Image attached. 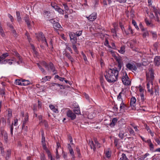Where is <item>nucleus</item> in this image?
I'll return each instance as SVG.
<instances>
[{"instance_id":"a211bd4d","label":"nucleus","mask_w":160,"mask_h":160,"mask_svg":"<svg viewBox=\"0 0 160 160\" xmlns=\"http://www.w3.org/2000/svg\"><path fill=\"white\" fill-rule=\"evenodd\" d=\"M73 113L75 114L78 115L81 114V112L80 110V109L79 107H75L73 109Z\"/></svg>"},{"instance_id":"f257e3e1","label":"nucleus","mask_w":160,"mask_h":160,"mask_svg":"<svg viewBox=\"0 0 160 160\" xmlns=\"http://www.w3.org/2000/svg\"><path fill=\"white\" fill-rule=\"evenodd\" d=\"M119 72L116 68L106 70L104 76L107 81L110 83L115 82L117 80Z\"/></svg>"},{"instance_id":"39448f33","label":"nucleus","mask_w":160,"mask_h":160,"mask_svg":"<svg viewBox=\"0 0 160 160\" xmlns=\"http://www.w3.org/2000/svg\"><path fill=\"white\" fill-rule=\"evenodd\" d=\"M67 115L68 117L69 118L73 120L76 118V115L71 110H69L67 112Z\"/></svg>"},{"instance_id":"cd10ccee","label":"nucleus","mask_w":160,"mask_h":160,"mask_svg":"<svg viewBox=\"0 0 160 160\" xmlns=\"http://www.w3.org/2000/svg\"><path fill=\"white\" fill-rule=\"evenodd\" d=\"M51 78V76H46L43 78L42 79V82H45L47 81L48 79H50Z\"/></svg>"},{"instance_id":"20e7f679","label":"nucleus","mask_w":160,"mask_h":160,"mask_svg":"<svg viewBox=\"0 0 160 160\" xmlns=\"http://www.w3.org/2000/svg\"><path fill=\"white\" fill-rule=\"evenodd\" d=\"M129 79V77L127 73H125V75L122 76V82L125 85H128L130 84L131 82Z\"/></svg>"},{"instance_id":"ddd939ff","label":"nucleus","mask_w":160,"mask_h":160,"mask_svg":"<svg viewBox=\"0 0 160 160\" xmlns=\"http://www.w3.org/2000/svg\"><path fill=\"white\" fill-rule=\"evenodd\" d=\"M24 20L29 28H31L30 21L28 16L26 15L24 18Z\"/></svg>"},{"instance_id":"f704fd0d","label":"nucleus","mask_w":160,"mask_h":160,"mask_svg":"<svg viewBox=\"0 0 160 160\" xmlns=\"http://www.w3.org/2000/svg\"><path fill=\"white\" fill-rule=\"evenodd\" d=\"M128 159L127 158L125 154L122 153V157L119 160H127Z\"/></svg>"},{"instance_id":"69168bd1","label":"nucleus","mask_w":160,"mask_h":160,"mask_svg":"<svg viewBox=\"0 0 160 160\" xmlns=\"http://www.w3.org/2000/svg\"><path fill=\"white\" fill-rule=\"evenodd\" d=\"M38 118L39 120L40 121V123H42V117L41 115H40L38 116Z\"/></svg>"},{"instance_id":"1a4fd4ad","label":"nucleus","mask_w":160,"mask_h":160,"mask_svg":"<svg viewBox=\"0 0 160 160\" xmlns=\"http://www.w3.org/2000/svg\"><path fill=\"white\" fill-rule=\"evenodd\" d=\"M49 68L53 72V74L57 73V71L56 70L55 67L54 66L52 62H50L49 64Z\"/></svg>"},{"instance_id":"2eb2a0df","label":"nucleus","mask_w":160,"mask_h":160,"mask_svg":"<svg viewBox=\"0 0 160 160\" xmlns=\"http://www.w3.org/2000/svg\"><path fill=\"white\" fill-rule=\"evenodd\" d=\"M53 26L54 28L56 30H59L62 28L60 24L57 22L54 23Z\"/></svg>"},{"instance_id":"8fccbe9b","label":"nucleus","mask_w":160,"mask_h":160,"mask_svg":"<svg viewBox=\"0 0 160 160\" xmlns=\"http://www.w3.org/2000/svg\"><path fill=\"white\" fill-rule=\"evenodd\" d=\"M76 151L77 152L78 154V156L80 157V155H81V154L80 152V149L78 146H77L76 147Z\"/></svg>"},{"instance_id":"de8ad7c7","label":"nucleus","mask_w":160,"mask_h":160,"mask_svg":"<svg viewBox=\"0 0 160 160\" xmlns=\"http://www.w3.org/2000/svg\"><path fill=\"white\" fill-rule=\"evenodd\" d=\"M40 70L42 71V73L44 74V75L46 74V72L44 69L42 67L39 68Z\"/></svg>"},{"instance_id":"4d7b16f0","label":"nucleus","mask_w":160,"mask_h":160,"mask_svg":"<svg viewBox=\"0 0 160 160\" xmlns=\"http://www.w3.org/2000/svg\"><path fill=\"white\" fill-rule=\"evenodd\" d=\"M119 140L117 139L116 138H115L114 139V144L116 146H117Z\"/></svg>"},{"instance_id":"393cba45","label":"nucleus","mask_w":160,"mask_h":160,"mask_svg":"<svg viewBox=\"0 0 160 160\" xmlns=\"http://www.w3.org/2000/svg\"><path fill=\"white\" fill-rule=\"evenodd\" d=\"M16 13L17 20L19 22L21 20L22 18L20 16V12L19 11H16Z\"/></svg>"},{"instance_id":"ea45409f","label":"nucleus","mask_w":160,"mask_h":160,"mask_svg":"<svg viewBox=\"0 0 160 160\" xmlns=\"http://www.w3.org/2000/svg\"><path fill=\"white\" fill-rule=\"evenodd\" d=\"M132 23L134 25V26H135V28L137 30L139 29V28L138 27V26L137 25L136 22L133 19L132 20Z\"/></svg>"},{"instance_id":"864d4df0","label":"nucleus","mask_w":160,"mask_h":160,"mask_svg":"<svg viewBox=\"0 0 160 160\" xmlns=\"http://www.w3.org/2000/svg\"><path fill=\"white\" fill-rule=\"evenodd\" d=\"M0 94L2 95V97L5 94V92L4 91V89L3 88L1 89Z\"/></svg>"},{"instance_id":"bb28decb","label":"nucleus","mask_w":160,"mask_h":160,"mask_svg":"<svg viewBox=\"0 0 160 160\" xmlns=\"http://www.w3.org/2000/svg\"><path fill=\"white\" fill-rule=\"evenodd\" d=\"M1 133L2 135H3L4 137L5 141L7 142L8 140V136L7 133L6 132H2Z\"/></svg>"},{"instance_id":"680f3d73","label":"nucleus","mask_w":160,"mask_h":160,"mask_svg":"<svg viewBox=\"0 0 160 160\" xmlns=\"http://www.w3.org/2000/svg\"><path fill=\"white\" fill-rule=\"evenodd\" d=\"M116 1L120 3H124L126 2V0H116Z\"/></svg>"},{"instance_id":"f03ea898","label":"nucleus","mask_w":160,"mask_h":160,"mask_svg":"<svg viewBox=\"0 0 160 160\" xmlns=\"http://www.w3.org/2000/svg\"><path fill=\"white\" fill-rule=\"evenodd\" d=\"M147 88L148 92L150 93L151 96L153 95L154 92L156 96L159 95V87L158 85L153 86V81H150L147 83Z\"/></svg>"},{"instance_id":"f3484780","label":"nucleus","mask_w":160,"mask_h":160,"mask_svg":"<svg viewBox=\"0 0 160 160\" xmlns=\"http://www.w3.org/2000/svg\"><path fill=\"white\" fill-rule=\"evenodd\" d=\"M65 55L66 57L72 63L74 61V59L70 55V54L68 53H65Z\"/></svg>"},{"instance_id":"5fc2aeb1","label":"nucleus","mask_w":160,"mask_h":160,"mask_svg":"<svg viewBox=\"0 0 160 160\" xmlns=\"http://www.w3.org/2000/svg\"><path fill=\"white\" fill-rule=\"evenodd\" d=\"M57 11L60 14H64V11L60 8L57 10Z\"/></svg>"},{"instance_id":"6ab92c4d","label":"nucleus","mask_w":160,"mask_h":160,"mask_svg":"<svg viewBox=\"0 0 160 160\" xmlns=\"http://www.w3.org/2000/svg\"><path fill=\"white\" fill-rule=\"evenodd\" d=\"M100 80L101 84V86L103 88H104V84L105 82V81L104 80V79L102 76H101L100 78Z\"/></svg>"},{"instance_id":"473e14b6","label":"nucleus","mask_w":160,"mask_h":160,"mask_svg":"<svg viewBox=\"0 0 160 160\" xmlns=\"http://www.w3.org/2000/svg\"><path fill=\"white\" fill-rule=\"evenodd\" d=\"M37 37L38 38H40L42 40H43V38H45L44 36L43 33L42 32L39 33L37 36Z\"/></svg>"},{"instance_id":"3c124183","label":"nucleus","mask_w":160,"mask_h":160,"mask_svg":"<svg viewBox=\"0 0 160 160\" xmlns=\"http://www.w3.org/2000/svg\"><path fill=\"white\" fill-rule=\"evenodd\" d=\"M16 83L18 85H22V81H21L20 80H16Z\"/></svg>"},{"instance_id":"2f4dec72","label":"nucleus","mask_w":160,"mask_h":160,"mask_svg":"<svg viewBox=\"0 0 160 160\" xmlns=\"http://www.w3.org/2000/svg\"><path fill=\"white\" fill-rule=\"evenodd\" d=\"M130 15L131 18L132 19L134 17V11L132 9H131V10Z\"/></svg>"},{"instance_id":"6e6552de","label":"nucleus","mask_w":160,"mask_h":160,"mask_svg":"<svg viewBox=\"0 0 160 160\" xmlns=\"http://www.w3.org/2000/svg\"><path fill=\"white\" fill-rule=\"evenodd\" d=\"M86 18L90 21H93L97 18V14L96 13H93L89 15L88 17H87Z\"/></svg>"},{"instance_id":"58836bf2","label":"nucleus","mask_w":160,"mask_h":160,"mask_svg":"<svg viewBox=\"0 0 160 160\" xmlns=\"http://www.w3.org/2000/svg\"><path fill=\"white\" fill-rule=\"evenodd\" d=\"M124 133L122 131H120L119 134L118 136L121 139H123L124 137Z\"/></svg>"},{"instance_id":"f8f14e48","label":"nucleus","mask_w":160,"mask_h":160,"mask_svg":"<svg viewBox=\"0 0 160 160\" xmlns=\"http://www.w3.org/2000/svg\"><path fill=\"white\" fill-rule=\"evenodd\" d=\"M13 54L16 56L19 59V61L17 62V63L18 64H20V62L21 63L22 62V60L21 58V57L20 56L19 54L17 52V51H14L13 52Z\"/></svg>"},{"instance_id":"0eeeda50","label":"nucleus","mask_w":160,"mask_h":160,"mask_svg":"<svg viewBox=\"0 0 160 160\" xmlns=\"http://www.w3.org/2000/svg\"><path fill=\"white\" fill-rule=\"evenodd\" d=\"M126 67L129 70H133L136 71L137 70V67L134 64H132L130 63H128L126 65Z\"/></svg>"},{"instance_id":"423d86ee","label":"nucleus","mask_w":160,"mask_h":160,"mask_svg":"<svg viewBox=\"0 0 160 160\" xmlns=\"http://www.w3.org/2000/svg\"><path fill=\"white\" fill-rule=\"evenodd\" d=\"M114 59L116 60L118 63V67L119 68V71L121 69L122 64V60L120 57H118L116 56H113Z\"/></svg>"},{"instance_id":"4c0bfd02","label":"nucleus","mask_w":160,"mask_h":160,"mask_svg":"<svg viewBox=\"0 0 160 160\" xmlns=\"http://www.w3.org/2000/svg\"><path fill=\"white\" fill-rule=\"evenodd\" d=\"M72 44H76L77 41V37H76L71 40H70Z\"/></svg>"},{"instance_id":"13d9d810","label":"nucleus","mask_w":160,"mask_h":160,"mask_svg":"<svg viewBox=\"0 0 160 160\" xmlns=\"http://www.w3.org/2000/svg\"><path fill=\"white\" fill-rule=\"evenodd\" d=\"M43 122L44 123L45 127L46 128L48 127V125L47 121H46L45 120H43V122Z\"/></svg>"},{"instance_id":"e2e57ef3","label":"nucleus","mask_w":160,"mask_h":160,"mask_svg":"<svg viewBox=\"0 0 160 160\" xmlns=\"http://www.w3.org/2000/svg\"><path fill=\"white\" fill-rule=\"evenodd\" d=\"M42 145L43 149H45L46 148V147L45 142L42 141Z\"/></svg>"},{"instance_id":"603ef678","label":"nucleus","mask_w":160,"mask_h":160,"mask_svg":"<svg viewBox=\"0 0 160 160\" xmlns=\"http://www.w3.org/2000/svg\"><path fill=\"white\" fill-rule=\"evenodd\" d=\"M82 31H79L76 32L75 34H76V36H79L82 34Z\"/></svg>"},{"instance_id":"412c9836","label":"nucleus","mask_w":160,"mask_h":160,"mask_svg":"<svg viewBox=\"0 0 160 160\" xmlns=\"http://www.w3.org/2000/svg\"><path fill=\"white\" fill-rule=\"evenodd\" d=\"M41 64L44 67H45L46 69H47V70L48 71H49V64H48V63H46L45 61H42L41 62Z\"/></svg>"},{"instance_id":"a19ab883","label":"nucleus","mask_w":160,"mask_h":160,"mask_svg":"<svg viewBox=\"0 0 160 160\" xmlns=\"http://www.w3.org/2000/svg\"><path fill=\"white\" fill-rule=\"evenodd\" d=\"M150 32L152 33V36L153 38H157V36L156 32H153L152 31H150Z\"/></svg>"},{"instance_id":"5701e85b","label":"nucleus","mask_w":160,"mask_h":160,"mask_svg":"<svg viewBox=\"0 0 160 160\" xmlns=\"http://www.w3.org/2000/svg\"><path fill=\"white\" fill-rule=\"evenodd\" d=\"M0 33L2 37H4L5 36L4 31L2 27L1 26V23H0Z\"/></svg>"},{"instance_id":"bf43d9fd","label":"nucleus","mask_w":160,"mask_h":160,"mask_svg":"<svg viewBox=\"0 0 160 160\" xmlns=\"http://www.w3.org/2000/svg\"><path fill=\"white\" fill-rule=\"evenodd\" d=\"M129 132L131 134H132L133 135H135V132L132 129H130V130H129Z\"/></svg>"},{"instance_id":"72a5a7b5","label":"nucleus","mask_w":160,"mask_h":160,"mask_svg":"<svg viewBox=\"0 0 160 160\" xmlns=\"http://www.w3.org/2000/svg\"><path fill=\"white\" fill-rule=\"evenodd\" d=\"M111 152L109 151H106L105 152V156L108 158H109L111 156Z\"/></svg>"},{"instance_id":"e433bc0d","label":"nucleus","mask_w":160,"mask_h":160,"mask_svg":"<svg viewBox=\"0 0 160 160\" xmlns=\"http://www.w3.org/2000/svg\"><path fill=\"white\" fill-rule=\"evenodd\" d=\"M126 107V105L124 104V103L123 102L122 100V103L120 104V110L122 109H124V108Z\"/></svg>"},{"instance_id":"37998d69","label":"nucleus","mask_w":160,"mask_h":160,"mask_svg":"<svg viewBox=\"0 0 160 160\" xmlns=\"http://www.w3.org/2000/svg\"><path fill=\"white\" fill-rule=\"evenodd\" d=\"M72 48L74 51L77 53H78V50L77 49V48L76 47V46L75 45V44H72Z\"/></svg>"},{"instance_id":"338daca9","label":"nucleus","mask_w":160,"mask_h":160,"mask_svg":"<svg viewBox=\"0 0 160 160\" xmlns=\"http://www.w3.org/2000/svg\"><path fill=\"white\" fill-rule=\"evenodd\" d=\"M122 92H120L119 95H118V100H119L120 99H121L122 100Z\"/></svg>"},{"instance_id":"774afa93","label":"nucleus","mask_w":160,"mask_h":160,"mask_svg":"<svg viewBox=\"0 0 160 160\" xmlns=\"http://www.w3.org/2000/svg\"><path fill=\"white\" fill-rule=\"evenodd\" d=\"M7 59H4L0 62V63L1 64H6L7 63Z\"/></svg>"},{"instance_id":"c9c22d12","label":"nucleus","mask_w":160,"mask_h":160,"mask_svg":"<svg viewBox=\"0 0 160 160\" xmlns=\"http://www.w3.org/2000/svg\"><path fill=\"white\" fill-rule=\"evenodd\" d=\"M145 21L147 26H152V24L151 23V22H149L147 18L145 19Z\"/></svg>"},{"instance_id":"4468645a","label":"nucleus","mask_w":160,"mask_h":160,"mask_svg":"<svg viewBox=\"0 0 160 160\" xmlns=\"http://www.w3.org/2000/svg\"><path fill=\"white\" fill-rule=\"evenodd\" d=\"M124 32L125 34L127 35H129L130 33V32L132 34H133V32L131 28V27L130 26H128V30L126 31L125 30H124Z\"/></svg>"},{"instance_id":"6e6d98bb","label":"nucleus","mask_w":160,"mask_h":160,"mask_svg":"<svg viewBox=\"0 0 160 160\" xmlns=\"http://www.w3.org/2000/svg\"><path fill=\"white\" fill-rule=\"evenodd\" d=\"M148 145L149 146L150 150L152 151L154 149L153 144L152 143H150V144Z\"/></svg>"},{"instance_id":"0e129e2a","label":"nucleus","mask_w":160,"mask_h":160,"mask_svg":"<svg viewBox=\"0 0 160 160\" xmlns=\"http://www.w3.org/2000/svg\"><path fill=\"white\" fill-rule=\"evenodd\" d=\"M56 158H57L58 159L60 158V157L58 154V150L57 148H56Z\"/></svg>"},{"instance_id":"09e8293b","label":"nucleus","mask_w":160,"mask_h":160,"mask_svg":"<svg viewBox=\"0 0 160 160\" xmlns=\"http://www.w3.org/2000/svg\"><path fill=\"white\" fill-rule=\"evenodd\" d=\"M42 141L45 142V138L44 136V133L43 130H42Z\"/></svg>"},{"instance_id":"9b49d317","label":"nucleus","mask_w":160,"mask_h":160,"mask_svg":"<svg viewBox=\"0 0 160 160\" xmlns=\"http://www.w3.org/2000/svg\"><path fill=\"white\" fill-rule=\"evenodd\" d=\"M154 63L156 66H158L160 65V56H156L154 59Z\"/></svg>"},{"instance_id":"9d476101","label":"nucleus","mask_w":160,"mask_h":160,"mask_svg":"<svg viewBox=\"0 0 160 160\" xmlns=\"http://www.w3.org/2000/svg\"><path fill=\"white\" fill-rule=\"evenodd\" d=\"M136 100L134 97H132L131 99L130 105L132 109H134L135 106V102Z\"/></svg>"},{"instance_id":"dca6fc26","label":"nucleus","mask_w":160,"mask_h":160,"mask_svg":"<svg viewBox=\"0 0 160 160\" xmlns=\"http://www.w3.org/2000/svg\"><path fill=\"white\" fill-rule=\"evenodd\" d=\"M118 119L117 118H113L111 122L109 124V125L111 127H112L115 126V124L117 123Z\"/></svg>"},{"instance_id":"052dcab7","label":"nucleus","mask_w":160,"mask_h":160,"mask_svg":"<svg viewBox=\"0 0 160 160\" xmlns=\"http://www.w3.org/2000/svg\"><path fill=\"white\" fill-rule=\"evenodd\" d=\"M141 99L142 100V102H143L144 101L145 98L144 97V95L143 94H142L141 95Z\"/></svg>"},{"instance_id":"49530a36","label":"nucleus","mask_w":160,"mask_h":160,"mask_svg":"<svg viewBox=\"0 0 160 160\" xmlns=\"http://www.w3.org/2000/svg\"><path fill=\"white\" fill-rule=\"evenodd\" d=\"M69 152L71 156H72V158H74L75 157L74 154V152L73 151V150L71 149L69 150Z\"/></svg>"},{"instance_id":"c85d7f7f","label":"nucleus","mask_w":160,"mask_h":160,"mask_svg":"<svg viewBox=\"0 0 160 160\" xmlns=\"http://www.w3.org/2000/svg\"><path fill=\"white\" fill-rule=\"evenodd\" d=\"M49 107L50 109L52 110L55 112H58V109L55 108V107L52 105L50 104L49 105Z\"/></svg>"},{"instance_id":"7ed1b4c3","label":"nucleus","mask_w":160,"mask_h":160,"mask_svg":"<svg viewBox=\"0 0 160 160\" xmlns=\"http://www.w3.org/2000/svg\"><path fill=\"white\" fill-rule=\"evenodd\" d=\"M154 71L152 68H150L148 69V72H146V77L147 81L149 82L150 81H153L152 80L154 78Z\"/></svg>"},{"instance_id":"4be33fe9","label":"nucleus","mask_w":160,"mask_h":160,"mask_svg":"<svg viewBox=\"0 0 160 160\" xmlns=\"http://www.w3.org/2000/svg\"><path fill=\"white\" fill-rule=\"evenodd\" d=\"M26 117L25 118V120L23 122L22 128L23 129L24 127H25V123L28 121V114H26Z\"/></svg>"},{"instance_id":"a18cd8bd","label":"nucleus","mask_w":160,"mask_h":160,"mask_svg":"<svg viewBox=\"0 0 160 160\" xmlns=\"http://www.w3.org/2000/svg\"><path fill=\"white\" fill-rule=\"evenodd\" d=\"M11 152L10 150H8L7 151L6 158L7 159V158H8L11 156Z\"/></svg>"},{"instance_id":"c03bdc74","label":"nucleus","mask_w":160,"mask_h":160,"mask_svg":"<svg viewBox=\"0 0 160 160\" xmlns=\"http://www.w3.org/2000/svg\"><path fill=\"white\" fill-rule=\"evenodd\" d=\"M10 133L12 136L13 135V123H12V124L10 125Z\"/></svg>"},{"instance_id":"a878e982","label":"nucleus","mask_w":160,"mask_h":160,"mask_svg":"<svg viewBox=\"0 0 160 160\" xmlns=\"http://www.w3.org/2000/svg\"><path fill=\"white\" fill-rule=\"evenodd\" d=\"M143 38H146L147 36H149V32L147 30H145V31L143 32L142 34Z\"/></svg>"},{"instance_id":"b1692460","label":"nucleus","mask_w":160,"mask_h":160,"mask_svg":"<svg viewBox=\"0 0 160 160\" xmlns=\"http://www.w3.org/2000/svg\"><path fill=\"white\" fill-rule=\"evenodd\" d=\"M22 85L27 86L30 84V82L28 80H25V79H22Z\"/></svg>"},{"instance_id":"79ce46f5","label":"nucleus","mask_w":160,"mask_h":160,"mask_svg":"<svg viewBox=\"0 0 160 160\" xmlns=\"http://www.w3.org/2000/svg\"><path fill=\"white\" fill-rule=\"evenodd\" d=\"M12 33H13V35L14 37H17V34L14 28L11 29Z\"/></svg>"},{"instance_id":"7c9ffc66","label":"nucleus","mask_w":160,"mask_h":160,"mask_svg":"<svg viewBox=\"0 0 160 160\" xmlns=\"http://www.w3.org/2000/svg\"><path fill=\"white\" fill-rule=\"evenodd\" d=\"M118 52L122 54H123L125 52V47L124 46H122L120 48V50H118Z\"/></svg>"},{"instance_id":"c756f323","label":"nucleus","mask_w":160,"mask_h":160,"mask_svg":"<svg viewBox=\"0 0 160 160\" xmlns=\"http://www.w3.org/2000/svg\"><path fill=\"white\" fill-rule=\"evenodd\" d=\"M69 36L70 38V40L72 38L76 37V34L73 32H70L69 33Z\"/></svg>"},{"instance_id":"aec40b11","label":"nucleus","mask_w":160,"mask_h":160,"mask_svg":"<svg viewBox=\"0 0 160 160\" xmlns=\"http://www.w3.org/2000/svg\"><path fill=\"white\" fill-rule=\"evenodd\" d=\"M89 144L91 148V149L93 148V150L95 151L96 148L92 140H89Z\"/></svg>"}]
</instances>
